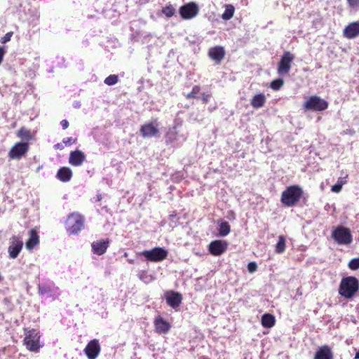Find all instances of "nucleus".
<instances>
[{
	"label": "nucleus",
	"instance_id": "nucleus-2",
	"mask_svg": "<svg viewBox=\"0 0 359 359\" xmlns=\"http://www.w3.org/2000/svg\"><path fill=\"white\" fill-rule=\"evenodd\" d=\"M358 280L354 276H348L341 279L339 287V293L346 299H351L358 292Z\"/></svg>",
	"mask_w": 359,
	"mask_h": 359
},
{
	"label": "nucleus",
	"instance_id": "nucleus-44",
	"mask_svg": "<svg viewBox=\"0 0 359 359\" xmlns=\"http://www.w3.org/2000/svg\"><path fill=\"white\" fill-rule=\"evenodd\" d=\"M60 124L63 129H67L69 127V122L66 119L62 120Z\"/></svg>",
	"mask_w": 359,
	"mask_h": 359
},
{
	"label": "nucleus",
	"instance_id": "nucleus-24",
	"mask_svg": "<svg viewBox=\"0 0 359 359\" xmlns=\"http://www.w3.org/2000/svg\"><path fill=\"white\" fill-rule=\"evenodd\" d=\"M262 325L266 328L272 327L276 323L275 317L270 313H265L262 316Z\"/></svg>",
	"mask_w": 359,
	"mask_h": 359
},
{
	"label": "nucleus",
	"instance_id": "nucleus-46",
	"mask_svg": "<svg viewBox=\"0 0 359 359\" xmlns=\"http://www.w3.org/2000/svg\"><path fill=\"white\" fill-rule=\"evenodd\" d=\"M154 325L157 327V318H156L154 320Z\"/></svg>",
	"mask_w": 359,
	"mask_h": 359
},
{
	"label": "nucleus",
	"instance_id": "nucleus-18",
	"mask_svg": "<svg viewBox=\"0 0 359 359\" xmlns=\"http://www.w3.org/2000/svg\"><path fill=\"white\" fill-rule=\"evenodd\" d=\"M86 160V156L81 150L72 151L69 154V163L74 166L81 165Z\"/></svg>",
	"mask_w": 359,
	"mask_h": 359
},
{
	"label": "nucleus",
	"instance_id": "nucleus-13",
	"mask_svg": "<svg viewBox=\"0 0 359 359\" xmlns=\"http://www.w3.org/2000/svg\"><path fill=\"white\" fill-rule=\"evenodd\" d=\"M165 297L167 304L174 309H177L182 301V294L179 292L174 291H170L166 292L165 294Z\"/></svg>",
	"mask_w": 359,
	"mask_h": 359
},
{
	"label": "nucleus",
	"instance_id": "nucleus-27",
	"mask_svg": "<svg viewBox=\"0 0 359 359\" xmlns=\"http://www.w3.org/2000/svg\"><path fill=\"white\" fill-rule=\"evenodd\" d=\"M234 6L231 4H228L225 7V11L222 15V18L224 20H229L233 18L234 14Z\"/></svg>",
	"mask_w": 359,
	"mask_h": 359
},
{
	"label": "nucleus",
	"instance_id": "nucleus-47",
	"mask_svg": "<svg viewBox=\"0 0 359 359\" xmlns=\"http://www.w3.org/2000/svg\"><path fill=\"white\" fill-rule=\"evenodd\" d=\"M16 125H17L16 122H14V123L12 124V127H13V128H15V127H16Z\"/></svg>",
	"mask_w": 359,
	"mask_h": 359
},
{
	"label": "nucleus",
	"instance_id": "nucleus-10",
	"mask_svg": "<svg viewBox=\"0 0 359 359\" xmlns=\"http://www.w3.org/2000/svg\"><path fill=\"white\" fill-rule=\"evenodd\" d=\"M11 244L8 248L9 257L11 259H15L19 255L23 247L22 238L17 236H13L11 239Z\"/></svg>",
	"mask_w": 359,
	"mask_h": 359
},
{
	"label": "nucleus",
	"instance_id": "nucleus-39",
	"mask_svg": "<svg viewBox=\"0 0 359 359\" xmlns=\"http://www.w3.org/2000/svg\"><path fill=\"white\" fill-rule=\"evenodd\" d=\"M347 3L351 8L359 7V0H347Z\"/></svg>",
	"mask_w": 359,
	"mask_h": 359
},
{
	"label": "nucleus",
	"instance_id": "nucleus-4",
	"mask_svg": "<svg viewBox=\"0 0 359 359\" xmlns=\"http://www.w3.org/2000/svg\"><path fill=\"white\" fill-rule=\"evenodd\" d=\"M84 226V217L78 212L69 214L65 222V229L69 234H77Z\"/></svg>",
	"mask_w": 359,
	"mask_h": 359
},
{
	"label": "nucleus",
	"instance_id": "nucleus-12",
	"mask_svg": "<svg viewBox=\"0 0 359 359\" xmlns=\"http://www.w3.org/2000/svg\"><path fill=\"white\" fill-rule=\"evenodd\" d=\"M228 248V243L226 241L215 240L209 244V252L213 256H220Z\"/></svg>",
	"mask_w": 359,
	"mask_h": 359
},
{
	"label": "nucleus",
	"instance_id": "nucleus-11",
	"mask_svg": "<svg viewBox=\"0 0 359 359\" xmlns=\"http://www.w3.org/2000/svg\"><path fill=\"white\" fill-rule=\"evenodd\" d=\"M100 351L101 347L99 341L96 339L90 340L84 348V353L88 359H95Z\"/></svg>",
	"mask_w": 359,
	"mask_h": 359
},
{
	"label": "nucleus",
	"instance_id": "nucleus-16",
	"mask_svg": "<svg viewBox=\"0 0 359 359\" xmlns=\"http://www.w3.org/2000/svg\"><path fill=\"white\" fill-rule=\"evenodd\" d=\"M313 359H334V353L328 345L320 346L315 353Z\"/></svg>",
	"mask_w": 359,
	"mask_h": 359
},
{
	"label": "nucleus",
	"instance_id": "nucleus-23",
	"mask_svg": "<svg viewBox=\"0 0 359 359\" xmlns=\"http://www.w3.org/2000/svg\"><path fill=\"white\" fill-rule=\"evenodd\" d=\"M140 255L143 256L147 261L157 262V247L154 248L151 250H144L138 253Z\"/></svg>",
	"mask_w": 359,
	"mask_h": 359
},
{
	"label": "nucleus",
	"instance_id": "nucleus-42",
	"mask_svg": "<svg viewBox=\"0 0 359 359\" xmlns=\"http://www.w3.org/2000/svg\"><path fill=\"white\" fill-rule=\"evenodd\" d=\"M76 141V139H73L72 137H68L67 139H64L62 142L66 146H67L75 143Z\"/></svg>",
	"mask_w": 359,
	"mask_h": 359
},
{
	"label": "nucleus",
	"instance_id": "nucleus-20",
	"mask_svg": "<svg viewBox=\"0 0 359 359\" xmlns=\"http://www.w3.org/2000/svg\"><path fill=\"white\" fill-rule=\"evenodd\" d=\"M72 177V171L69 168L62 167L57 172V177L63 182H69Z\"/></svg>",
	"mask_w": 359,
	"mask_h": 359
},
{
	"label": "nucleus",
	"instance_id": "nucleus-9",
	"mask_svg": "<svg viewBox=\"0 0 359 359\" xmlns=\"http://www.w3.org/2000/svg\"><path fill=\"white\" fill-rule=\"evenodd\" d=\"M179 13L182 19L189 20L198 14L199 8L195 2H189L182 6L180 8Z\"/></svg>",
	"mask_w": 359,
	"mask_h": 359
},
{
	"label": "nucleus",
	"instance_id": "nucleus-41",
	"mask_svg": "<svg viewBox=\"0 0 359 359\" xmlns=\"http://www.w3.org/2000/svg\"><path fill=\"white\" fill-rule=\"evenodd\" d=\"M348 175L346 174L344 177H340L338 178L337 183L343 186L344 184H346L347 182V178Z\"/></svg>",
	"mask_w": 359,
	"mask_h": 359
},
{
	"label": "nucleus",
	"instance_id": "nucleus-6",
	"mask_svg": "<svg viewBox=\"0 0 359 359\" xmlns=\"http://www.w3.org/2000/svg\"><path fill=\"white\" fill-rule=\"evenodd\" d=\"M328 102L317 95H311L304 103L303 108L305 111H322L327 109Z\"/></svg>",
	"mask_w": 359,
	"mask_h": 359
},
{
	"label": "nucleus",
	"instance_id": "nucleus-7",
	"mask_svg": "<svg viewBox=\"0 0 359 359\" xmlns=\"http://www.w3.org/2000/svg\"><path fill=\"white\" fill-rule=\"evenodd\" d=\"M294 58L295 56L293 53H292L290 51H285L282 55L280 61L278 63V74L279 75L288 74Z\"/></svg>",
	"mask_w": 359,
	"mask_h": 359
},
{
	"label": "nucleus",
	"instance_id": "nucleus-45",
	"mask_svg": "<svg viewBox=\"0 0 359 359\" xmlns=\"http://www.w3.org/2000/svg\"><path fill=\"white\" fill-rule=\"evenodd\" d=\"M355 359H359V351L356 353L355 355Z\"/></svg>",
	"mask_w": 359,
	"mask_h": 359
},
{
	"label": "nucleus",
	"instance_id": "nucleus-3",
	"mask_svg": "<svg viewBox=\"0 0 359 359\" xmlns=\"http://www.w3.org/2000/svg\"><path fill=\"white\" fill-rule=\"evenodd\" d=\"M24 334L23 343L26 348L30 351L39 352L41 346L39 332L36 329L24 328Z\"/></svg>",
	"mask_w": 359,
	"mask_h": 359
},
{
	"label": "nucleus",
	"instance_id": "nucleus-30",
	"mask_svg": "<svg viewBox=\"0 0 359 359\" xmlns=\"http://www.w3.org/2000/svg\"><path fill=\"white\" fill-rule=\"evenodd\" d=\"M201 87L199 86L196 85L192 88L191 91L185 95V97L187 100L197 98V95L199 93Z\"/></svg>",
	"mask_w": 359,
	"mask_h": 359
},
{
	"label": "nucleus",
	"instance_id": "nucleus-25",
	"mask_svg": "<svg viewBox=\"0 0 359 359\" xmlns=\"http://www.w3.org/2000/svg\"><path fill=\"white\" fill-rule=\"evenodd\" d=\"M16 135L21 140L27 142L32 140L33 138L31 130L25 127H21L17 132Z\"/></svg>",
	"mask_w": 359,
	"mask_h": 359
},
{
	"label": "nucleus",
	"instance_id": "nucleus-17",
	"mask_svg": "<svg viewBox=\"0 0 359 359\" xmlns=\"http://www.w3.org/2000/svg\"><path fill=\"white\" fill-rule=\"evenodd\" d=\"M208 55L217 63H220L224 58L225 50L223 47L217 46L209 49Z\"/></svg>",
	"mask_w": 359,
	"mask_h": 359
},
{
	"label": "nucleus",
	"instance_id": "nucleus-40",
	"mask_svg": "<svg viewBox=\"0 0 359 359\" xmlns=\"http://www.w3.org/2000/svg\"><path fill=\"white\" fill-rule=\"evenodd\" d=\"M342 187L341 184H338L337 182L334 184L332 188H331V191L334 192V193H339L341 191V189H342Z\"/></svg>",
	"mask_w": 359,
	"mask_h": 359
},
{
	"label": "nucleus",
	"instance_id": "nucleus-1",
	"mask_svg": "<svg viewBox=\"0 0 359 359\" xmlns=\"http://www.w3.org/2000/svg\"><path fill=\"white\" fill-rule=\"evenodd\" d=\"M304 196L303 189L299 185H290L282 192L280 202L285 207H294L297 205Z\"/></svg>",
	"mask_w": 359,
	"mask_h": 359
},
{
	"label": "nucleus",
	"instance_id": "nucleus-14",
	"mask_svg": "<svg viewBox=\"0 0 359 359\" xmlns=\"http://www.w3.org/2000/svg\"><path fill=\"white\" fill-rule=\"evenodd\" d=\"M343 35L348 39H355L359 36V21L349 23L345 27L343 31Z\"/></svg>",
	"mask_w": 359,
	"mask_h": 359
},
{
	"label": "nucleus",
	"instance_id": "nucleus-8",
	"mask_svg": "<svg viewBox=\"0 0 359 359\" xmlns=\"http://www.w3.org/2000/svg\"><path fill=\"white\" fill-rule=\"evenodd\" d=\"M29 146L28 142H20L15 143L8 151V157L11 159L20 160L29 151Z\"/></svg>",
	"mask_w": 359,
	"mask_h": 359
},
{
	"label": "nucleus",
	"instance_id": "nucleus-31",
	"mask_svg": "<svg viewBox=\"0 0 359 359\" xmlns=\"http://www.w3.org/2000/svg\"><path fill=\"white\" fill-rule=\"evenodd\" d=\"M118 77L116 74L109 75L104 81V83L108 86L115 85L116 83H118Z\"/></svg>",
	"mask_w": 359,
	"mask_h": 359
},
{
	"label": "nucleus",
	"instance_id": "nucleus-22",
	"mask_svg": "<svg viewBox=\"0 0 359 359\" xmlns=\"http://www.w3.org/2000/svg\"><path fill=\"white\" fill-rule=\"evenodd\" d=\"M140 133L144 137H151L156 135L157 129L152 123H147L141 127Z\"/></svg>",
	"mask_w": 359,
	"mask_h": 359
},
{
	"label": "nucleus",
	"instance_id": "nucleus-26",
	"mask_svg": "<svg viewBox=\"0 0 359 359\" xmlns=\"http://www.w3.org/2000/svg\"><path fill=\"white\" fill-rule=\"evenodd\" d=\"M285 238L284 236L280 235L278 236V241L276 245L275 251L278 254H281L285 250Z\"/></svg>",
	"mask_w": 359,
	"mask_h": 359
},
{
	"label": "nucleus",
	"instance_id": "nucleus-15",
	"mask_svg": "<svg viewBox=\"0 0 359 359\" xmlns=\"http://www.w3.org/2000/svg\"><path fill=\"white\" fill-rule=\"evenodd\" d=\"M109 246V239H101L93 242L92 250L94 254L102 255L104 254Z\"/></svg>",
	"mask_w": 359,
	"mask_h": 359
},
{
	"label": "nucleus",
	"instance_id": "nucleus-19",
	"mask_svg": "<svg viewBox=\"0 0 359 359\" xmlns=\"http://www.w3.org/2000/svg\"><path fill=\"white\" fill-rule=\"evenodd\" d=\"M39 243V236L35 229H32L29 231V238L25 243V247L28 250H32Z\"/></svg>",
	"mask_w": 359,
	"mask_h": 359
},
{
	"label": "nucleus",
	"instance_id": "nucleus-29",
	"mask_svg": "<svg viewBox=\"0 0 359 359\" xmlns=\"http://www.w3.org/2000/svg\"><path fill=\"white\" fill-rule=\"evenodd\" d=\"M171 327L168 322L158 316V332L167 333Z\"/></svg>",
	"mask_w": 359,
	"mask_h": 359
},
{
	"label": "nucleus",
	"instance_id": "nucleus-28",
	"mask_svg": "<svg viewBox=\"0 0 359 359\" xmlns=\"http://www.w3.org/2000/svg\"><path fill=\"white\" fill-rule=\"evenodd\" d=\"M218 230L219 236H226L229 233L231 226L227 222H222L219 224Z\"/></svg>",
	"mask_w": 359,
	"mask_h": 359
},
{
	"label": "nucleus",
	"instance_id": "nucleus-43",
	"mask_svg": "<svg viewBox=\"0 0 359 359\" xmlns=\"http://www.w3.org/2000/svg\"><path fill=\"white\" fill-rule=\"evenodd\" d=\"M6 53L5 48L3 46H0V65L1 64L4 55Z\"/></svg>",
	"mask_w": 359,
	"mask_h": 359
},
{
	"label": "nucleus",
	"instance_id": "nucleus-33",
	"mask_svg": "<svg viewBox=\"0 0 359 359\" xmlns=\"http://www.w3.org/2000/svg\"><path fill=\"white\" fill-rule=\"evenodd\" d=\"M175 12V8L172 5L166 6L165 8H163L162 13L168 18H170L174 15Z\"/></svg>",
	"mask_w": 359,
	"mask_h": 359
},
{
	"label": "nucleus",
	"instance_id": "nucleus-32",
	"mask_svg": "<svg viewBox=\"0 0 359 359\" xmlns=\"http://www.w3.org/2000/svg\"><path fill=\"white\" fill-rule=\"evenodd\" d=\"M284 81L282 79H278L271 81L270 87L273 90H278L283 86Z\"/></svg>",
	"mask_w": 359,
	"mask_h": 359
},
{
	"label": "nucleus",
	"instance_id": "nucleus-5",
	"mask_svg": "<svg viewBox=\"0 0 359 359\" xmlns=\"http://www.w3.org/2000/svg\"><path fill=\"white\" fill-rule=\"evenodd\" d=\"M332 237L339 245H349L353 241L350 229L343 226L336 227L332 231Z\"/></svg>",
	"mask_w": 359,
	"mask_h": 359
},
{
	"label": "nucleus",
	"instance_id": "nucleus-34",
	"mask_svg": "<svg viewBox=\"0 0 359 359\" xmlns=\"http://www.w3.org/2000/svg\"><path fill=\"white\" fill-rule=\"evenodd\" d=\"M348 266L353 271L358 270L359 269V257L358 258H353L348 264Z\"/></svg>",
	"mask_w": 359,
	"mask_h": 359
},
{
	"label": "nucleus",
	"instance_id": "nucleus-36",
	"mask_svg": "<svg viewBox=\"0 0 359 359\" xmlns=\"http://www.w3.org/2000/svg\"><path fill=\"white\" fill-rule=\"evenodd\" d=\"M13 35V32H9L8 33H6L1 39V43H6L8 41H11V39L12 37V36Z\"/></svg>",
	"mask_w": 359,
	"mask_h": 359
},
{
	"label": "nucleus",
	"instance_id": "nucleus-37",
	"mask_svg": "<svg viewBox=\"0 0 359 359\" xmlns=\"http://www.w3.org/2000/svg\"><path fill=\"white\" fill-rule=\"evenodd\" d=\"M257 269V265L255 262H250L248 264V270L250 273H252Z\"/></svg>",
	"mask_w": 359,
	"mask_h": 359
},
{
	"label": "nucleus",
	"instance_id": "nucleus-35",
	"mask_svg": "<svg viewBox=\"0 0 359 359\" xmlns=\"http://www.w3.org/2000/svg\"><path fill=\"white\" fill-rule=\"evenodd\" d=\"M167 255L168 252L165 250L158 248V262L165 259Z\"/></svg>",
	"mask_w": 359,
	"mask_h": 359
},
{
	"label": "nucleus",
	"instance_id": "nucleus-48",
	"mask_svg": "<svg viewBox=\"0 0 359 359\" xmlns=\"http://www.w3.org/2000/svg\"><path fill=\"white\" fill-rule=\"evenodd\" d=\"M55 147L60 148V144H58L55 145Z\"/></svg>",
	"mask_w": 359,
	"mask_h": 359
},
{
	"label": "nucleus",
	"instance_id": "nucleus-21",
	"mask_svg": "<svg viewBox=\"0 0 359 359\" xmlns=\"http://www.w3.org/2000/svg\"><path fill=\"white\" fill-rule=\"evenodd\" d=\"M266 99L263 93L256 94L250 100L251 106L255 109H259L264 106Z\"/></svg>",
	"mask_w": 359,
	"mask_h": 359
},
{
	"label": "nucleus",
	"instance_id": "nucleus-38",
	"mask_svg": "<svg viewBox=\"0 0 359 359\" xmlns=\"http://www.w3.org/2000/svg\"><path fill=\"white\" fill-rule=\"evenodd\" d=\"M211 97L210 93H203L201 94V100L203 104H206L208 102L210 97Z\"/></svg>",
	"mask_w": 359,
	"mask_h": 359
}]
</instances>
